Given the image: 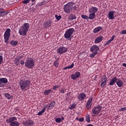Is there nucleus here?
Segmentation results:
<instances>
[{"instance_id": "9", "label": "nucleus", "mask_w": 126, "mask_h": 126, "mask_svg": "<svg viewBox=\"0 0 126 126\" xmlns=\"http://www.w3.org/2000/svg\"><path fill=\"white\" fill-rule=\"evenodd\" d=\"M101 110H102V106L100 105H98L93 109V114L94 115H98V114L100 113V111H101Z\"/></svg>"}, {"instance_id": "43", "label": "nucleus", "mask_w": 126, "mask_h": 126, "mask_svg": "<svg viewBox=\"0 0 126 126\" xmlns=\"http://www.w3.org/2000/svg\"><path fill=\"white\" fill-rule=\"evenodd\" d=\"M93 54H91L90 55V58H94L96 55H98V53L93 52Z\"/></svg>"}, {"instance_id": "55", "label": "nucleus", "mask_w": 126, "mask_h": 126, "mask_svg": "<svg viewBox=\"0 0 126 126\" xmlns=\"http://www.w3.org/2000/svg\"><path fill=\"white\" fill-rule=\"evenodd\" d=\"M76 120H77V121H79V119L78 118V117L76 118Z\"/></svg>"}, {"instance_id": "27", "label": "nucleus", "mask_w": 126, "mask_h": 126, "mask_svg": "<svg viewBox=\"0 0 126 126\" xmlns=\"http://www.w3.org/2000/svg\"><path fill=\"white\" fill-rule=\"evenodd\" d=\"M90 15L89 16V19H90V20H92V19H94L95 17H96V14H94V13H89Z\"/></svg>"}, {"instance_id": "53", "label": "nucleus", "mask_w": 126, "mask_h": 126, "mask_svg": "<svg viewBox=\"0 0 126 126\" xmlns=\"http://www.w3.org/2000/svg\"><path fill=\"white\" fill-rule=\"evenodd\" d=\"M20 59H19V58H18V59H16V63H18V62H19V60H20Z\"/></svg>"}, {"instance_id": "14", "label": "nucleus", "mask_w": 126, "mask_h": 126, "mask_svg": "<svg viewBox=\"0 0 126 126\" xmlns=\"http://www.w3.org/2000/svg\"><path fill=\"white\" fill-rule=\"evenodd\" d=\"M52 23H53V22L50 20L46 21L43 24V27L46 29H47V28H49V27H51V25H52Z\"/></svg>"}, {"instance_id": "20", "label": "nucleus", "mask_w": 126, "mask_h": 126, "mask_svg": "<svg viewBox=\"0 0 126 126\" xmlns=\"http://www.w3.org/2000/svg\"><path fill=\"white\" fill-rule=\"evenodd\" d=\"M5 14H7V12H6V11H4V9L3 8H0V17L4 16Z\"/></svg>"}, {"instance_id": "13", "label": "nucleus", "mask_w": 126, "mask_h": 126, "mask_svg": "<svg viewBox=\"0 0 126 126\" xmlns=\"http://www.w3.org/2000/svg\"><path fill=\"white\" fill-rule=\"evenodd\" d=\"M99 46L98 45H94L90 48L91 53H98L99 51Z\"/></svg>"}, {"instance_id": "31", "label": "nucleus", "mask_w": 126, "mask_h": 126, "mask_svg": "<svg viewBox=\"0 0 126 126\" xmlns=\"http://www.w3.org/2000/svg\"><path fill=\"white\" fill-rule=\"evenodd\" d=\"M46 108L47 107H44L41 111H39L37 113V116H42V115L45 113V111H46Z\"/></svg>"}, {"instance_id": "17", "label": "nucleus", "mask_w": 126, "mask_h": 126, "mask_svg": "<svg viewBox=\"0 0 126 126\" xmlns=\"http://www.w3.org/2000/svg\"><path fill=\"white\" fill-rule=\"evenodd\" d=\"M118 80V78L116 77H113L111 79H110V81L109 83V85L111 86H113V85H115L116 83H117V81Z\"/></svg>"}, {"instance_id": "29", "label": "nucleus", "mask_w": 126, "mask_h": 126, "mask_svg": "<svg viewBox=\"0 0 126 126\" xmlns=\"http://www.w3.org/2000/svg\"><path fill=\"white\" fill-rule=\"evenodd\" d=\"M46 3H47L46 2V1L43 0V1H41V2H40V3H38L36 5L35 7H40V6H42V5H44V4H46Z\"/></svg>"}, {"instance_id": "36", "label": "nucleus", "mask_w": 126, "mask_h": 126, "mask_svg": "<svg viewBox=\"0 0 126 126\" xmlns=\"http://www.w3.org/2000/svg\"><path fill=\"white\" fill-rule=\"evenodd\" d=\"M101 81H104L105 82H107V76H106V75H103L102 76Z\"/></svg>"}, {"instance_id": "1", "label": "nucleus", "mask_w": 126, "mask_h": 126, "mask_svg": "<svg viewBox=\"0 0 126 126\" xmlns=\"http://www.w3.org/2000/svg\"><path fill=\"white\" fill-rule=\"evenodd\" d=\"M18 84L22 91H27V90L31 87V81L29 79H21L19 81Z\"/></svg>"}, {"instance_id": "30", "label": "nucleus", "mask_w": 126, "mask_h": 126, "mask_svg": "<svg viewBox=\"0 0 126 126\" xmlns=\"http://www.w3.org/2000/svg\"><path fill=\"white\" fill-rule=\"evenodd\" d=\"M52 92V90L51 89L48 90H44L43 92L44 95H45V96L49 95V94Z\"/></svg>"}, {"instance_id": "35", "label": "nucleus", "mask_w": 126, "mask_h": 126, "mask_svg": "<svg viewBox=\"0 0 126 126\" xmlns=\"http://www.w3.org/2000/svg\"><path fill=\"white\" fill-rule=\"evenodd\" d=\"M81 17L82 18H83V19H86V20H88V19H89L88 16L86 15H84V14L81 15Z\"/></svg>"}, {"instance_id": "48", "label": "nucleus", "mask_w": 126, "mask_h": 126, "mask_svg": "<svg viewBox=\"0 0 126 126\" xmlns=\"http://www.w3.org/2000/svg\"><path fill=\"white\" fill-rule=\"evenodd\" d=\"M111 42L112 41L109 39L106 42L105 45H109V44H111Z\"/></svg>"}, {"instance_id": "47", "label": "nucleus", "mask_w": 126, "mask_h": 126, "mask_svg": "<svg viewBox=\"0 0 126 126\" xmlns=\"http://www.w3.org/2000/svg\"><path fill=\"white\" fill-rule=\"evenodd\" d=\"M115 37H116V35H113L112 37L109 39L111 42L112 41H114V39H115Z\"/></svg>"}, {"instance_id": "4", "label": "nucleus", "mask_w": 126, "mask_h": 126, "mask_svg": "<svg viewBox=\"0 0 126 126\" xmlns=\"http://www.w3.org/2000/svg\"><path fill=\"white\" fill-rule=\"evenodd\" d=\"M7 124H10V126H19L20 124L17 121V118L15 117H9L6 120Z\"/></svg>"}, {"instance_id": "54", "label": "nucleus", "mask_w": 126, "mask_h": 126, "mask_svg": "<svg viewBox=\"0 0 126 126\" xmlns=\"http://www.w3.org/2000/svg\"><path fill=\"white\" fill-rule=\"evenodd\" d=\"M23 56L22 55H21V56H20V57L19 58V59H23Z\"/></svg>"}, {"instance_id": "40", "label": "nucleus", "mask_w": 126, "mask_h": 126, "mask_svg": "<svg viewBox=\"0 0 126 126\" xmlns=\"http://www.w3.org/2000/svg\"><path fill=\"white\" fill-rule=\"evenodd\" d=\"M86 120L87 123H89L90 122V115H87L86 116Z\"/></svg>"}, {"instance_id": "7", "label": "nucleus", "mask_w": 126, "mask_h": 126, "mask_svg": "<svg viewBox=\"0 0 126 126\" xmlns=\"http://www.w3.org/2000/svg\"><path fill=\"white\" fill-rule=\"evenodd\" d=\"M3 37L4 43L8 44V40H9V38H10V29L8 28L6 30L4 33Z\"/></svg>"}, {"instance_id": "26", "label": "nucleus", "mask_w": 126, "mask_h": 126, "mask_svg": "<svg viewBox=\"0 0 126 126\" xmlns=\"http://www.w3.org/2000/svg\"><path fill=\"white\" fill-rule=\"evenodd\" d=\"M103 29L102 27H97L94 28L93 30V33H98V32L101 31Z\"/></svg>"}, {"instance_id": "5", "label": "nucleus", "mask_w": 126, "mask_h": 126, "mask_svg": "<svg viewBox=\"0 0 126 126\" xmlns=\"http://www.w3.org/2000/svg\"><path fill=\"white\" fill-rule=\"evenodd\" d=\"M26 67L27 68H32L35 66V63L32 58L27 57L26 61L25 63Z\"/></svg>"}, {"instance_id": "46", "label": "nucleus", "mask_w": 126, "mask_h": 126, "mask_svg": "<svg viewBox=\"0 0 126 126\" xmlns=\"http://www.w3.org/2000/svg\"><path fill=\"white\" fill-rule=\"evenodd\" d=\"M119 111L121 112H125V111H126V107H122L119 109Z\"/></svg>"}, {"instance_id": "33", "label": "nucleus", "mask_w": 126, "mask_h": 126, "mask_svg": "<svg viewBox=\"0 0 126 126\" xmlns=\"http://www.w3.org/2000/svg\"><path fill=\"white\" fill-rule=\"evenodd\" d=\"M58 61H59V58L56 59V60L54 63V65H55L56 67H59V64H60V62H58Z\"/></svg>"}, {"instance_id": "42", "label": "nucleus", "mask_w": 126, "mask_h": 126, "mask_svg": "<svg viewBox=\"0 0 126 126\" xmlns=\"http://www.w3.org/2000/svg\"><path fill=\"white\" fill-rule=\"evenodd\" d=\"M75 107H76V103H73V104H71L69 109H70V110H73V109H74V108H75Z\"/></svg>"}, {"instance_id": "19", "label": "nucleus", "mask_w": 126, "mask_h": 126, "mask_svg": "<svg viewBox=\"0 0 126 126\" xmlns=\"http://www.w3.org/2000/svg\"><path fill=\"white\" fill-rule=\"evenodd\" d=\"M103 37L102 36H98L95 38L94 40V43L99 44V43H101V42L103 41Z\"/></svg>"}, {"instance_id": "50", "label": "nucleus", "mask_w": 126, "mask_h": 126, "mask_svg": "<svg viewBox=\"0 0 126 126\" xmlns=\"http://www.w3.org/2000/svg\"><path fill=\"white\" fill-rule=\"evenodd\" d=\"M20 63L21 64H22V65H24V60H21V62H20Z\"/></svg>"}, {"instance_id": "28", "label": "nucleus", "mask_w": 126, "mask_h": 126, "mask_svg": "<svg viewBox=\"0 0 126 126\" xmlns=\"http://www.w3.org/2000/svg\"><path fill=\"white\" fill-rule=\"evenodd\" d=\"M63 120H64V117H61V118H57L55 120V122L58 124H61V123L63 121Z\"/></svg>"}, {"instance_id": "44", "label": "nucleus", "mask_w": 126, "mask_h": 126, "mask_svg": "<svg viewBox=\"0 0 126 126\" xmlns=\"http://www.w3.org/2000/svg\"><path fill=\"white\" fill-rule=\"evenodd\" d=\"M29 1H30V0H24L22 2V3H24V4H27V3H28V2H29Z\"/></svg>"}, {"instance_id": "39", "label": "nucleus", "mask_w": 126, "mask_h": 126, "mask_svg": "<svg viewBox=\"0 0 126 126\" xmlns=\"http://www.w3.org/2000/svg\"><path fill=\"white\" fill-rule=\"evenodd\" d=\"M61 86V84L58 85L57 86H53V90H57L58 88H60Z\"/></svg>"}, {"instance_id": "6", "label": "nucleus", "mask_w": 126, "mask_h": 126, "mask_svg": "<svg viewBox=\"0 0 126 126\" xmlns=\"http://www.w3.org/2000/svg\"><path fill=\"white\" fill-rule=\"evenodd\" d=\"M75 32V30L73 28L66 30L64 34L65 39H68L71 38V36L73 34V33Z\"/></svg>"}, {"instance_id": "38", "label": "nucleus", "mask_w": 126, "mask_h": 126, "mask_svg": "<svg viewBox=\"0 0 126 126\" xmlns=\"http://www.w3.org/2000/svg\"><path fill=\"white\" fill-rule=\"evenodd\" d=\"M65 91H66V89L65 88H62L60 90H59V92L60 93H62L63 94H64L65 93Z\"/></svg>"}, {"instance_id": "2", "label": "nucleus", "mask_w": 126, "mask_h": 126, "mask_svg": "<svg viewBox=\"0 0 126 126\" xmlns=\"http://www.w3.org/2000/svg\"><path fill=\"white\" fill-rule=\"evenodd\" d=\"M74 5V2L71 1L63 6V10L66 13H69L71 10H76L77 7Z\"/></svg>"}, {"instance_id": "18", "label": "nucleus", "mask_w": 126, "mask_h": 126, "mask_svg": "<svg viewBox=\"0 0 126 126\" xmlns=\"http://www.w3.org/2000/svg\"><path fill=\"white\" fill-rule=\"evenodd\" d=\"M98 11V8L96 7L92 6L89 10V13H94L96 14V12Z\"/></svg>"}, {"instance_id": "24", "label": "nucleus", "mask_w": 126, "mask_h": 126, "mask_svg": "<svg viewBox=\"0 0 126 126\" xmlns=\"http://www.w3.org/2000/svg\"><path fill=\"white\" fill-rule=\"evenodd\" d=\"M55 106H56V102H55V101H52L49 104L48 109H49V110H52L54 109Z\"/></svg>"}, {"instance_id": "12", "label": "nucleus", "mask_w": 126, "mask_h": 126, "mask_svg": "<svg viewBox=\"0 0 126 126\" xmlns=\"http://www.w3.org/2000/svg\"><path fill=\"white\" fill-rule=\"evenodd\" d=\"M8 81L6 79V78H0V87H3L4 86V84L7 83Z\"/></svg>"}, {"instance_id": "25", "label": "nucleus", "mask_w": 126, "mask_h": 126, "mask_svg": "<svg viewBox=\"0 0 126 126\" xmlns=\"http://www.w3.org/2000/svg\"><path fill=\"white\" fill-rule=\"evenodd\" d=\"M76 18L77 17H76V15L74 14H71L68 17V20H76Z\"/></svg>"}, {"instance_id": "8", "label": "nucleus", "mask_w": 126, "mask_h": 126, "mask_svg": "<svg viewBox=\"0 0 126 126\" xmlns=\"http://www.w3.org/2000/svg\"><path fill=\"white\" fill-rule=\"evenodd\" d=\"M68 50V49L67 48L64 46H60L57 49V53L59 55H63V54H65V53H66Z\"/></svg>"}, {"instance_id": "56", "label": "nucleus", "mask_w": 126, "mask_h": 126, "mask_svg": "<svg viewBox=\"0 0 126 126\" xmlns=\"http://www.w3.org/2000/svg\"><path fill=\"white\" fill-rule=\"evenodd\" d=\"M32 0V2L35 1V0Z\"/></svg>"}, {"instance_id": "41", "label": "nucleus", "mask_w": 126, "mask_h": 126, "mask_svg": "<svg viewBox=\"0 0 126 126\" xmlns=\"http://www.w3.org/2000/svg\"><path fill=\"white\" fill-rule=\"evenodd\" d=\"M107 84V82L101 81L100 87L101 88L105 87V86Z\"/></svg>"}, {"instance_id": "52", "label": "nucleus", "mask_w": 126, "mask_h": 126, "mask_svg": "<svg viewBox=\"0 0 126 126\" xmlns=\"http://www.w3.org/2000/svg\"><path fill=\"white\" fill-rule=\"evenodd\" d=\"M122 64H123V66H125V67H126V63H123Z\"/></svg>"}, {"instance_id": "21", "label": "nucleus", "mask_w": 126, "mask_h": 126, "mask_svg": "<svg viewBox=\"0 0 126 126\" xmlns=\"http://www.w3.org/2000/svg\"><path fill=\"white\" fill-rule=\"evenodd\" d=\"M116 84L118 87H123V86H124V83L123 82V81L121 80V79H117Z\"/></svg>"}, {"instance_id": "37", "label": "nucleus", "mask_w": 126, "mask_h": 126, "mask_svg": "<svg viewBox=\"0 0 126 126\" xmlns=\"http://www.w3.org/2000/svg\"><path fill=\"white\" fill-rule=\"evenodd\" d=\"M55 17L58 21H59L61 20V19H62V16L61 15L59 16L56 14V15H55Z\"/></svg>"}, {"instance_id": "3", "label": "nucleus", "mask_w": 126, "mask_h": 126, "mask_svg": "<svg viewBox=\"0 0 126 126\" xmlns=\"http://www.w3.org/2000/svg\"><path fill=\"white\" fill-rule=\"evenodd\" d=\"M30 28V25L28 23H25L19 30V33L21 36H26L27 32Z\"/></svg>"}, {"instance_id": "49", "label": "nucleus", "mask_w": 126, "mask_h": 126, "mask_svg": "<svg viewBox=\"0 0 126 126\" xmlns=\"http://www.w3.org/2000/svg\"><path fill=\"white\" fill-rule=\"evenodd\" d=\"M79 121L81 122H84V118L82 117L81 119H79Z\"/></svg>"}, {"instance_id": "15", "label": "nucleus", "mask_w": 126, "mask_h": 126, "mask_svg": "<svg viewBox=\"0 0 126 126\" xmlns=\"http://www.w3.org/2000/svg\"><path fill=\"white\" fill-rule=\"evenodd\" d=\"M114 13L115 12H114V11H110L108 12V18L109 20H111V19L112 20L115 19Z\"/></svg>"}, {"instance_id": "51", "label": "nucleus", "mask_w": 126, "mask_h": 126, "mask_svg": "<svg viewBox=\"0 0 126 126\" xmlns=\"http://www.w3.org/2000/svg\"><path fill=\"white\" fill-rule=\"evenodd\" d=\"M122 34H126V30H123L121 32Z\"/></svg>"}, {"instance_id": "34", "label": "nucleus", "mask_w": 126, "mask_h": 126, "mask_svg": "<svg viewBox=\"0 0 126 126\" xmlns=\"http://www.w3.org/2000/svg\"><path fill=\"white\" fill-rule=\"evenodd\" d=\"M10 45H11V46H16V45H17V44H18V41H13L12 40L10 43Z\"/></svg>"}, {"instance_id": "32", "label": "nucleus", "mask_w": 126, "mask_h": 126, "mask_svg": "<svg viewBox=\"0 0 126 126\" xmlns=\"http://www.w3.org/2000/svg\"><path fill=\"white\" fill-rule=\"evenodd\" d=\"M73 66H74V63H72L70 65L66 66L63 68V69L66 70V69H70L72 68H73Z\"/></svg>"}, {"instance_id": "22", "label": "nucleus", "mask_w": 126, "mask_h": 126, "mask_svg": "<svg viewBox=\"0 0 126 126\" xmlns=\"http://www.w3.org/2000/svg\"><path fill=\"white\" fill-rule=\"evenodd\" d=\"M93 100V97H91L89 99L87 104L86 105V109H87V110H89V109H90V108H91V106H89V105H90L91 102H92V100Z\"/></svg>"}, {"instance_id": "45", "label": "nucleus", "mask_w": 126, "mask_h": 126, "mask_svg": "<svg viewBox=\"0 0 126 126\" xmlns=\"http://www.w3.org/2000/svg\"><path fill=\"white\" fill-rule=\"evenodd\" d=\"M3 61V58L2 56H0V65L2 63V61Z\"/></svg>"}, {"instance_id": "23", "label": "nucleus", "mask_w": 126, "mask_h": 126, "mask_svg": "<svg viewBox=\"0 0 126 126\" xmlns=\"http://www.w3.org/2000/svg\"><path fill=\"white\" fill-rule=\"evenodd\" d=\"M3 95H4L5 98H6V99H7V100H10V99H13V95L10 94L8 93L3 94Z\"/></svg>"}, {"instance_id": "10", "label": "nucleus", "mask_w": 126, "mask_h": 126, "mask_svg": "<svg viewBox=\"0 0 126 126\" xmlns=\"http://www.w3.org/2000/svg\"><path fill=\"white\" fill-rule=\"evenodd\" d=\"M23 125L25 126H32L34 125V121L31 119H28L23 122Z\"/></svg>"}, {"instance_id": "16", "label": "nucleus", "mask_w": 126, "mask_h": 126, "mask_svg": "<svg viewBox=\"0 0 126 126\" xmlns=\"http://www.w3.org/2000/svg\"><path fill=\"white\" fill-rule=\"evenodd\" d=\"M86 98V94L84 93H80L78 96V101L81 102V101H83Z\"/></svg>"}, {"instance_id": "11", "label": "nucleus", "mask_w": 126, "mask_h": 126, "mask_svg": "<svg viewBox=\"0 0 126 126\" xmlns=\"http://www.w3.org/2000/svg\"><path fill=\"white\" fill-rule=\"evenodd\" d=\"M80 75H81L80 72H76L71 75L70 77L73 80H75V79L79 78V77H80Z\"/></svg>"}]
</instances>
